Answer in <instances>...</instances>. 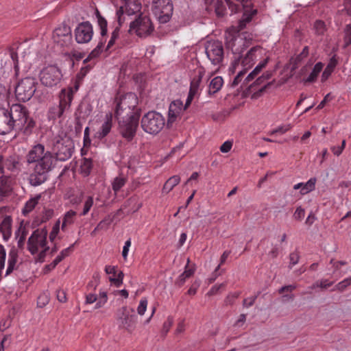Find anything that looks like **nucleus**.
Listing matches in <instances>:
<instances>
[{"label": "nucleus", "instance_id": "nucleus-22", "mask_svg": "<svg viewBox=\"0 0 351 351\" xmlns=\"http://www.w3.org/2000/svg\"><path fill=\"white\" fill-rule=\"evenodd\" d=\"M19 165V162L16 156H10L4 158L3 156H0V169L1 172L3 173L5 169L14 171L18 169Z\"/></svg>", "mask_w": 351, "mask_h": 351}, {"label": "nucleus", "instance_id": "nucleus-47", "mask_svg": "<svg viewBox=\"0 0 351 351\" xmlns=\"http://www.w3.org/2000/svg\"><path fill=\"white\" fill-rule=\"evenodd\" d=\"M247 71V70H245L244 68H242V69L239 71L238 74L232 82V86H236L241 82Z\"/></svg>", "mask_w": 351, "mask_h": 351}, {"label": "nucleus", "instance_id": "nucleus-5", "mask_svg": "<svg viewBox=\"0 0 351 351\" xmlns=\"http://www.w3.org/2000/svg\"><path fill=\"white\" fill-rule=\"evenodd\" d=\"M14 118H15L14 130H19L25 137L31 136L36 127V121L29 116L27 108L20 104L14 110Z\"/></svg>", "mask_w": 351, "mask_h": 351}, {"label": "nucleus", "instance_id": "nucleus-36", "mask_svg": "<svg viewBox=\"0 0 351 351\" xmlns=\"http://www.w3.org/2000/svg\"><path fill=\"white\" fill-rule=\"evenodd\" d=\"M11 221H2L0 224V232L2 233L3 238L7 241L11 236Z\"/></svg>", "mask_w": 351, "mask_h": 351}, {"label": "nucleus", "instance_id": "nucleus-23", "mask_svg": "<svg viewBox=\"0 0 351 351\" xmlns=\"http://www.w3.org/2000/svg\"><path fill=\"white\" fill-rule=\"evenodd\" d=\"M112 127V115L107 114L100 128L95 133V137L99 140L105 138L111 131Z\"/></svg>", "mask_w": 351, "mask_h": 351}, {"label": "nucleus", "instance_id": "nucleus-48", "mask_svg": "<svg viewBox=\"0 0 351 351\" xmlns=\"http://www.w3.org/2000/svg\"><path fill=\"white\" fill-rule=\"evenodd\" d=\"M10 208L6 206L0 208V219H11Z\"/></svg>", "mask_w": 351, "mask_h": 351}, {"label": "nucleus", "instance_id": "nucleus-44", "mask_svg": "<svg viewBox=\"0 0 351 351\" xmlns=\"http://www.w3.org/2000/svg\"><path fill=\"white\" fill-rule=\"evenodd\" d=\"M351 285V278H348L339 282L336 286L335 289L338 290L339 291H344L349 285Z\"/></svg>", "mask_w": 351, "mask_h": 351}, {"label": "nucleus", "instance_id": "nucleus-50", "mask_svg": "<svg viewBox=\"0 0 351 351\" xmlns=\"http://www.w3.org/2000/svg\"><path fill=\"white\" fill-rule=\"evenodd\" d=\"M60 230V221H57L56 224L53 226L51 232L49 234V239L52 242L56 239L58 232Z\"/></svg>", "mask_w": 351, "mask_h": 351}, {"label": "nucleus", "instance_id": "nucleus-20", "mask_svg": "<svg viewBox=\"0 0 351 351\" xmlns=\"http://www.w3.org/2000/svg\"><path fill=\"white\" fill-rule=\"evenodd\" d=\"M53 38L56 43L61 45H66L71 39V30L69 25L62 23L56 28L53 33Z\"/></svg>", "mask_w": 351, "mask_h": 351}, {"label": "nucleus", "instance_id": "nucleus-12", "mask_svg": "<svg viewBox=\"0 0 351 351\" xmlns=\"http://www.w3.org/2000/svg\"><path fill=\"white\" fill-rule=\"evenodd\" d=\"M36 80L33 77L21 80L15 88L16 99L23 102L29 100L36 91Z\"/></svg>", "mask_w": 351, "mask_h": 351}, {"label": "nucleus", "instance_id": "nucleus-59", "mask_svg": "<svg viewBox=\"0 0 351 351\" xmlns=\"http://www.w3.org/2000/svg\"><path fill=\"white\" fill-rule=\"evenodd\" d=\"M100 300L96 304V308H101L107 301V293L106 292H101L99 294Z\"/></svg>", "mask_w": 351, "mask_h": 351}, {"label": "nucleus", "instance_id": "nucleus-46", "mask_svg": "<svg viewBox=\"0 0 351 351\" xmlns=\"http://www.w3.org/2000/svg\"><path fill=\"white\" fill-rule=\"evenodd\" d=\"M4 104H7L8 106L7 93L5 87L0 84V106H3Z\"/></svg>", "mask_w": 351, "mask_h": 351}, {"label": "nucleus", "instance_id": "nucleus-33", "mask_svg": "<svg viewBox=\"0 0 351 351\" xmlns=\"http://www.w3.org/2000/svg\"><path fill=\"white\" fill-rule=\"evenodd\" d=\"M324 64L322 62H317L313 67V71L308 76L306 79L304 80L305 83H312L316 81L317 76L322 71L323 69Z\"/></svg>", "mask_w": 351, "mask_h": 351}, {"label": "nucleus", "instance_id": "nucleus-28", "mask_svg": "<svg viewBox=\"0 0 351 351\" xmlns=\"http://www.w3.org/2000/svg\"><path fill=\"white\" fill-rule=\"evenodd\" d=\"M8 266L5 272V276L10 275L17 267L16 266L18 261V253L16 250L11 249L8 254Z\"/></svg>", "mask_w": 351, "mask_h": 351}, {"label": "nucleus", "instance_id": "nucleus-41", "mask_svg": "<svg viewBox=\"0 0 351 351\" xmlns=\"http://www.w3.org/2000/svg\"><path fill=\"white\" fill-rule=\"evenodd\" d=\"M239 292L229 293L224 300V304L226 306L232 305L234 303L235 300L239 298Z\"/></svg>", "mask_w": 351, "mask_h": 351}, {"label": "nucleus", "instance_id": "nucleus-11", "mask_svg": "<svg viewBox=\"0 0 351 351\" xmlns=\"http://www.w3.org/2000/svg\"><path fill=\"white\" fill-rule=\"evenodd\" d=\"M152 10L160 23H167L173 14L171 0H153Z\"/></svg>", "mask_w": 351, "mask_h": 351}, {"label": "nucleus", "instance_id": "nucleus-64", "mask_svg": "<svg viewBox=\"0 0 351 351\" xmlns=\"http://www.w3.org/2000/svg\"><path fill=\"white\" fill-rule=\"evenodd\" d=\"M295 288H296V286H295V285H287V286H284V287H281V288L278 290V292H279V293H284L285 291L291 292V291H293L294 289H295Z\"/></svg>", "mask_w": 351, "mask_h": 351}, {"label": "nucleus", "instance_id": "nucleus-62", "mask_svg": "<svg viewBox=\"0 0 351 351\" xmlns=\"http://www.w3.org/2000/svg\"><path fill=\"white\" fill-rule=\"evenodd\" d=\"M76 243H74L73 244H72L71 245H70L69 247L62 250L60 252V254L64 257V258H66L67 256H69L73 251V247L75 245V244Z\"/></svg>", "mask_w": 351, "mask_h": 351}, {"label": "nucleus", "instance_id": "nucleus-38", "mask_svg": "<svg viewBox=\"0 0 351 351\" xmlns=\"http://www.w3.org/2000/svg\"><path fill=\"white\" fill-rule=\"evenodd\" d=\"M121 26V25H120L119 23H118V26H117L112 32L110 39L108 41V43L106 47V50L110 49L111 47H112L115 44L116 41L119 38V32Z\"/></svg>", "mask_w": 351, "mask_h": 351}, {"label": "nucleus", "instance_id": "nucleus-10", "mask_svg": "<svg viewBox=\"0 0 351 351\" xmlns=\"http://www.w3.org/2000/svg\"><path fill=\"white\" fill-rule=\"evenodd\" d=\"M243 16L242 19L239 21V26L237 32H228L226 33V47L230 49L233 54L239 55L243 52V49L247 47L246 42L244 40V38L241 36V34H239L238 32L242 30L245 27H241V21L243 20ZM250 21H249L250 23ZM248 23V22H247ZM247 23L245 26H246Z\"/></svg>", "mask_w": 351, "mask_h": 351}, {"label": "nucleus", "instance_id": "nucleus-45", "mask_svg": "<svg viewBox=\"0 0 351 351\" xmlns=\"http://www.w3.org/2000/svg\"><path fill=\"white\" fill-rule=\"evenodd\" d=\"M147 303H148V302L146 298H143L140 301L139 305L137 308V312H138V315H144V313L147 309Z\"/></svg>", "mask_w": 351, "mask_h": 351}, {"label": "nucleus", "instance_id": "nucleus-51", "mask_svg": "<svg viewBox=\"0 0 351 351\" xmlns=\"http://www.w3.org/2000/svg\"><path fill=\"white\" fill-rule=\"evenodd\" d=\"M299 259H300V256H299L298 252H293L291 253L289 255V260H290L289 267H291L293 265H296L298 263Z\"/></svg>", "mask_w": 351, "mask_h": 351}, {"label": "nucleus", "instance_id": "nucleus-60", "mask_svg": "<svg viewBox=\"0 0 351 351\" xmlns=\"http://www.w3.org/2000/svg\"><path fill=\"white\" fill-rule=\"evenodd\" d=\"M230 254V251H225L221 258H220V263L219 265L217 267V268L215 269V274L217 271V270L219 269L220 266L221 265H223V263H225V262L226 261V259L228 258V257L229 256V255Z\"/></svg>", "mask_w": 351, "mask_h": 351}, {"label": "nucleus", "instance_id": "nucleus-18", "mask_svg": "<svg viewBox=\"0 0 351 351\" xmlns=\"http://www.w3.org/2000/svg\"><path fill=\"white\" fill-rule=\"evenodd\" d=\"M141 3L138 0H123V4L117 11V22L121 25L125 20V15L131 16L140 12Z\"/></svg>", "mask_w": 351, "mask_h": 351}, {"label": "nucleus", "instance_id": "nucleus-42", "mask_svg": "<svg viewBox=\"0 0 351 351\" xmlns=\"http://www.w3.org/2000/svg\"><path fill=\"white\" fill-rule=\"evenodd\" d=\"M314 29L318 35H322L326 31V25L324 21L317 20L315 22Z\"/></svg>", "mask_w": 351, "mask_h": 351}, {"label": "nucleus", "instance_id": "nucleus-32", "mask_svg": "<svg viewBox=\"0 0 351 351\" xmlns=\"http://www.w3.org/2000/svg\"><path fill=\"white\" fill-rule=\"evenodd\" d=\"M189 263H190V259L188 258L187 259V265L185 267L184 271L182 274L180 275V276L178 277V280L176 282V285H177L179 287H182L184 284L186 279L189 278L194 274V269H188V265H189Z\"/></svg>", "mask_w": 351, "mask_h": 351}, {"label": "nucleus", "instance_id": "nucleus-37", "mask_svg": "<svg viewBox=\"0 0 351 351\" xmlns=\"http://www.w3.org/2000/svg\"><path fill=\"white\" fill-rule=\"evenodd\" d=\"M93 163L92 160L88 158H84L80 165L81 173L84 176H87L90 174L92 169Z\"/></svg>", "mask_w": 351, "mask_h": 351}, {"label": "nucleus", "instance_id": "nucleus-6", "mask_svg": "<svg viewBox=\"0 0 351 351\" xmlns=\"http://www.w3.org/2000/svg\"><path fill=\"white\" fill-rule=\"evenodd\" d=\"M165 119L159 112L149 111L141 119V126L143 130L149 134L156 135L164 128Z\"/></svg>", "mask_w": 351, "mask_h": 351}, {"label": "nucleus", "instance_id": "nucleus-39", "mask_svg": "<svg viewBox=\"0 0 351 351\" xmlns=\"http://www.w3.org/2000/svg\"><path fill=\"white\" fill-rule=\"evenodd\" d=\"M29 232V225L27 223H24V221H21L17 232H16V237L21 236L26 238L27 234Z\"/></svg>", "mask_w": 351, "mask_h": 351}, {"label": "nucleus", "instance_id": "nucleus-34", "mask_svg": "<svg viewBox=\"0 0 351 351\" xmlns=\"http://www.w3.org/2000/svg\"><path fill=\"white\" fill-rule=\"evenodd\" d=\"M127 182L126 177L120 175L114 178L112 182V188L115 195L120 191V189L125 186Z\"/></svg>", "mask_w": 351, "mask_h": 351}, {"label": "nucleus", "instance_id": "nucleus-4", "mask_svg": "<svg viewBox=\"0 0 351 351\" xmlns=\"http://www.w3.org/2000/svg\"><path fill=\"white\" fill-rule=\"evenodd\" d=\"M47 230H36L27 241V250L32 255L38 254L36 261L40 263L45 261L46 252L49 250L47 245Z\"/></svg>", "mask_w": 351, "mask_h": 351}, {"label": "nucleus", "instance_id": "nucleus-3", "mask_svg": "<svg viewBox=\"0 0 351 351\" xmlns=\"http://www.w3.org/2000/svg\"><path fill=\"white\" fill-rule=\"evenodd\" d=\"M115 117H127L138 112L141 115V109L138 107V98L134 93H127L124 95L117 94L114 100Z\"/></svg>", "mask_w": 351, "mask_h": 351}, {"label": "nucleus", "instance_id": "nucleus-15", "mask_svg": "<svg viewBox=\"0 0 351 351\" xmlns=\"http://www.w3.org/2000/svg\"><path fill=\"white\" fill-rule=\"evenodd\" d=\"M154 31V26L149 17L141 14L135 21L130 23V32L135 33L139 37H146Z\"/></svg>", "mask_w": 351, "mask_h": 351}, {"label": "nucleus", "instance_id": "nucleus-61", "mask_svg": "<svg viewBox=\"0 0 351 351\" xmlns=\"http://www.w3.org/2000/svg\"><path fill=\"white\" fill-rule=\"evenodd\" d=\"M256 299V296H253L249 298L244 299L243 302V306L245 308H248L252 306L254 304Z\"/></svg>", "mask_w": 351, "mask_h": 351}, {"label": "nucleus", "instance_id": "nucleus-54", "mask_svg": "<svg viewBox=\"0 0 351 351\" xmlns=\"http://www.w3.org/2000/svg\"><path fill=\"white\" fill-rule=\"evenodd\" d=\"M232 147V142L230 141H225L220 147V151L222 153H228L230 151Z\"/></svg>", "mask_w": 351, "mask_h": 351}, {"label": "nucleus", "instance_id": "nucleus-7", "mask_svg": "<svg viewBox=\"0 0 351 351\" xmlns=\"http://www.w3.org/2000/svg\"><path fill=\"white\" fill-rule=\"evenodd\" d=\"M140 115L138 112L130 116L116 117L118 121L119 131L123 138L131 141L136 135L139 123Z\"/></svg>", "mask_w": 351, "mask_h": 351}, {"label": "nucleus", "instance_id": "nucleus-58", "mask_svg": "<svg viewBox=\"0 0 351 351\" xmlns=\"http://www.w3.org/2000/svg\"><path fill=\"white\" fill-rule=\"evenodd\" d=\"M56 297L59 302L64 303L66 302V296L64 291L58 289L56 291Z\"/></svg>", "mask_w": 351, "mask_h": 351}, {"label": "nucleus", "instance_id": "nucleus-52", "mask_svg": "<svg viewBox=\"0 0 351 351\" xmlns=\"http://www.w3.org/2000/svg\"><path fill=\"white\" fill-rule=\"evenodd\" d=\"M344 40L346 45L351 44V25H348L346 27Z\"/></svg>", "mask_w": 351, "mask_h": 351}, {"label": "nucleus", "instance_id": "nucleus-8", "mask_svg": "<svg viewBox=\"0 0 351 351\" xmlns=\"http://www.w3.org/2000/svg\"><path fill=\"white\" fill-rule=\"evenodd\" d=\"M59 97V104L53 105L49 109L47 116L49 120H56L62 117L64 113L69 110L73 99V91L72 89H62Z\"/></svg>", "mask_w": 351, "mask_h": 351}, {"label": "nucleus", "instance_id": "nucleus-40", "mask_svg": "<svg viewBox=\"0 0 351 351\" xmlns=\"http://www.w3.org/2000/svg\"><path fill=\"white\" fill-rule=\"evenodd\" d=\"M215 12L218 16H223L226 12V5L222 1H218L215 4Z\"/></svg>", "mask_w": 351, "mask_h": 351}, {"label": "nucleus", "instance_id": "nucleus-43", "mask_svg": "<svg viewBox=\"0 0 351 351\" xmlns=\"http://www.w3.org/2000/svg\"><path fill=\"white\" fill-rule=\"evenodd\" d=\"M93 204V199L92 197L89 196L87 197L86 200L84 202V208L82 211L80 213V216L86 215Z\"/></svg>", "mask_w": 351, "mask_h": 351}, {"label": "nucleus", "instance_id": "nucleus-57", "mask_svg": "<svg viewBox=\"0 0 351 351\" xmlns=\"http://www.w3.org/2000/svg\"><path fill=\"white\" fill-rule=\"evenodd\" d=\"M333 99V97L330 93H328L324 98V99L317 106V109L320 110L324 107L326 103L330 101Z\"/></svg>", "mask_w": 351, "mask_h": 351}, {"label": "nucleus", "instance_id": "nucleus-56", "mask_svg": "<svg viewBox=\"0 0 351 351\" xmlns=\"http://www.w3.org/2000/svg\"><path fill=\"white\" fill-rule=\"evenodd\" d=\"M5 255V250L4 247L0 244V268H4Z\"/></svg>", "mask_w": 351, "mask_h": 351}, {"label": "nucleus", "instance_id": "nucleus-13", "mask_svg": "<svg viewBox=\"0 0 351 351\" xmlns=\"http://www.w3.org/2000/svg\"><path fill=\"white\" fill-rule=\"evenodd\" d=\"M20 104H13L10 108L3 106H0V134H6L14 130L15 118H14V110Z\"/></svg>", "mask_w": 351, "mask_h": 351}, {"label": "nucleus", "instance_id": "nucleus-21", "mask_svg": "<svg viewBox=\"0 0 351 351\" xmlns=\"http://www.w3.org/2000/svg\"><path fill=\"white\" fill-rule=\"evenodd\" d=\"M95 14L97 19V25L100 29V34L102 38L97 45L96 49L92 51V54L95 53L97 50H101L103 48L104 43L106 41V36H107L108 32V22L106 19L101 16L100 12L97 9L95 10Z\"/></svg>", "mask_w": 351, "mask_h": 351}, {"label": "nucleus", "instance_id": "nucleus-31", "mask_svg": "<svg viewBox=\"0 0 351 351\" xmlns=\"http://www.w3.org/2000/svg\"><path fill=\"white\" fill-rule=\"evenodd\" d=\"M180 182V178L178 176H173L169 178L165 183L162 188V193H169Z\"/></svg>", "mask_w": 351, "mask_h": 351}, {"label": "nucleus", "instance_id": "nucleus-16", "mask_svg": "<svg viewBox=\"0 0 351 351\" xmlns=\"http://www.w3.org/2000/svg\"><path fill=\"white\" fill-rule=\"evenodd\" d=\"M205 52L213 64L218 65L222 62L224 57L222 42L219 40L208 41L205 46Z\"/></svg>", "mask_w": 351, "mask_h": 351}, {"label": "nucleus", "instance_id": "nucleus-1", "mask_svg": "<svg viewBox=\"0 0 351 351\" xmlns=\"http://www.w3.org/2000/svg\"><path fill=\"white\" fill-rule=\"evenodd\" d=\"M74 145L67 136L58 138L53 146V152L46 150L43 144L31 147L25 156L24 163L29 171L28 182L32 186H38L49 179V173L56 161H65L72 156Z\"/></svg>", "mask_w": 351, "mask_h": 351}, {"label": "nucleus", "instance_id": "nucleus-35", "mask_svg": "<svg viewBox=\"0 0 351 351\" xmlns=\"http://www.w3.org/2000/svg\"><path fill=\"white\" fill-rule=\"evenodd\" d=\"M317 179L315 178H310L306 182H302V190L300 191L301 195H306L315 189Z\"/></svg>", "mask_w": 351, "mask_h": 351}, {"label": "nucleus", "instance_id": "nucleus-55", "mask_svg": "<svg viewBox=\"0 0 351 351\" xmlns=\"http://www.w3.org/2000/svg\"><path fill=\"white\" fill-rule=\"evenodd\" d=\"M10 57L13 61L14 66L16 70V71L18 70L19 66H18V55L17 53L14 51V49L12 48L10 49Z\"/></svg>", "mask_w": 351, "mask_h": 351}, {"label": "nucleus", "instance_id": "nucleus-9", "mask_svg": "<svg viewBox=\"0 0 351 351\" xmlns=\"http://www.w3.org/2000/svg\"><path fill=\"white\" fill-rule=\"evenodd\" d=\"M228 6L231 14L237 13L242 8L243 9V19L241 21V27H245L246 23L251 21L252 17L257 14L256 9H252V3L250 0H224Z\"/></svg>", "mask_w": 351, "mask_h": 351}, {"label": "nucleus", "instance_id": "nucleus-2", "mask_svg": "<svg viewBox=\"0 0 351 351\" xmlns=\"http://www.w3.org/2000/svg\"><path fill=\"white\" fill-rule=\"evenodd\" d=\"M267 51L260 45L252 47L245 56H239L234 60V66L236 69L241 66L245 70L250 69L258 59L263 60L254 68V69L246 77L244 83L247 84L253 80L255 77L266 66L269 61V56H266Z\"/></svg>", "mask_w": 351, "mask_h": 351}, {"label": "nucleus", "instance_id": "nucleus-63", "mask_svg": "<svg viewBox=\"0 0 351 351\" xmlns=\"http://www.w3.org/2000/svg\"><path fill=\"white\" fill-rule=\"evenodd\" d=\"M11 326V320L10 319H6L0 322V330L4 331L7 328H8Z\"/></svg>", "mask_w": 351, "mask_h": 351}, {"label": "nucleus", "instance_id": "nucleus-30", "mask_svg": "<svg viewBox=\"0 0 351 351\" xmlns=\"http://www.w3.org/2000/svg\"><path fill=\"white\" fill-rule=\"evenodd\" d=\"M337 64V60L335 56H334L330 58V62H328V65L326 66V69H324V71L322 75V80L323 82L326 80L328 78V77L333 72Z\"/></svg>", "mask_w": 351, "mask_h": 351}, {"label": "nucleus", "instance_id": "nucleus-24", "mask_svg": "<svg viewBox=\"0 0 351 351\" xmlns=\"http://www.w3.org/2000/svg\"><path fill=\"white\" fill-rule=\"evenodd\" d=\"M12 192V180L10 177H0V197L3 199L9 197Z\"/></svg>", "mask_w": 351, "mask_h": 351}, {"label": "nucleus", "instance_id": "nucleus-29", "mask_svg": "<svg viewBox=\"0 0 351 351\" xmlns=\"http://www.w3.org/2000/svg\"><path fill=\"white\" fill-rule=\"evenodd\" d=\"M223 84V78L220 76L214 77L208 85V94L209 95H214L217 93L222 87Z\"/></svg>", "mask_w": 351, "mask_h": 351}, {"label": "nucleus", "instance_id": "nucleus-53", "mask_svg": "<svg viewBox=\"0 0 351 351\" xmlns=\"http://www.w3.org/2000/svg\"><path fill=\"white\" fill-rule=\"evenodd\" d=\"M108 226L109 223H106V221H101L97 227L94 229V230L91 232V235L95 236L99 230H106L108 228Z\"/></svg>", "mask_w": 351, "mask_h": 351}, {"label": "nucleus", "instance_id": "nucleus-25", "mask_svg": "<svg viewBox=\"0 0 351 351\" xmlns=\"http://www.w3.org/2000/svg\"><path fill=\"white\" fill-rule=\"evenodd\" d=\"M182 110H184L182 101L175 100L172 101L169 108L168 122H173Z\"/></svg>", "mask_w": 351, "mask_h": 351}, {"label": "nucleus", "instance_id": "nucleus-26", "mask_svg": "<svg viewBox=\"0 0 351 351\" xmlns=\"http://www.w3.org/2000/svg\"><path fill=\"white\" fill-rule=\"evenodd\" d=\"M204 73L205 72L202 69H199L195 73V75H194L191 82L189 89L190 93H193L195 95H197L200 89L202 80L204 75Z\"/></svg>", "mask_w": 351, "mask_h": 351}, {"label": "nucleus", "instance_id": "nucleus-27", "mask_svg": "<svg viewBox=\"0 0 351 351\" xmlns=\"http://www.w3.org/2000/svg\"><path fill=\"white\" fill-rule=\"evenodd\" d=\"M41 197L42 194H38L35 197L30 198L28 201L26 202L24 207L22 209V213L23 216H27L28 214L35 208Z\"/></svg>", "mask_w": 351, "mask_h": 351}, {"label": "nucleus", "instance_id": "nucleus-17", "mask_svg": "<svg viewBox=\"0 0 351 351\" xmlns=\"http://www.w3.org/2000/svg\"><path fill=\"white\" fill-rule=\"evenodd\" d=\"M62 73L58 67L49 65L45 67L40 73V82L45 86H56L62 78Z\"/></svg>", "mask_w": 351, "mask_h": 351}, {"label": "nucleus", "instance_id": "nucleus-14", "mask_svg": "<svg viewBox=\"0 0 351 351\" xmlns=\"http://www.w3.org/2000/svg\"><path fill=\"white\" fill-rule=\"evenodd\" d=\"M134 309H128L127 306H123L117 311V321L119 323V328L132 333L136 324L137 317L134 313Z\"/></svg>", "mask_w": 351, "mask_h": 351}, {"label": "nucleus", "instance_id": "nucleus-19", "mask_svg": "<svg viewBox=\"0 0 351 351\" xmlns=\"http://www.w3.org/2000/svg\"><path fill=\"white\" fill-rule=\"evenodd\" d=\"M74 35L77 43H88L94 35L93 25L89 21L80 23L74 30Z\"/></svg>", "mask_w": 351, "mask_h": 351}, {"label": "nucleus", "instance_id": "nucleus-49", "mask_svg": "<svg viewBox=\"0 0 351 351\" xmlns=\"http://www.w3.org/2000/svg\"><path fill=\"white\" fill-rule=\"evenodd\" d=\"M226 285V283H221V284H219V285H214L210 289V291L208 292L207 295H214L217 294L219 292L220 289L225 288Z\"/></svg>", "mask_w": 351, "mask_h": 351}]
</instances>
